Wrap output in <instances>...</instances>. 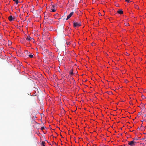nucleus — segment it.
<instances>
[{
	"label": "nucleus",
	"instance_id": "f257e3e1",
	"mask_svg": "<svg viewBox=\"0 0 146 146\" xmlns=\"http://www.w3.org/2000/svg\"><path fill=\"white\" fill-rule=\"evenodd\" d=\"M73 25L74 27H78L81 25V24L80 23H78L77 22H75L74 21L73 22Z\"/></svg>",
	"mask_w": 146,
	"mask_h": 146
},
{
	"label": "nucleus",
	"instance_id": "f03ea898",
	"mask_svg": "<svg viewBox=\"0 0 146 146\" xmlns=\"http://www.w3.org/2000/svg\"><path fill=\"white\" fill-rule=\"evenodd\" d=\"M136 142L134 141H131L129 142L128 144L130 145V146H134L135 145Z\"/></svg>",
	"mask_w": 146,
	"mask_h": 146
},
{
	"label": "nucleus",
	"instance_id": "7ed1b4c3",
	"mask_svg": "<svg viewBox=\"0 0 146 146\" xmlns=\"http://www.w3.org/2000/svg\"><path fill=\"white\" fill-rule=\"evenodd\" d=\"M73 13H74V12H71L69 15L67 16L66 20H67L68 19H69L72 15Z\"/></svg>",
	"mask_w": 146,
	"mask_h": 146
},
{
	"label": "nucleus",
	"instance_id": "20e7f679",
	"mask_svg": "<svg viewBox=\"0 0 146 146\" xmlns=\"http://www.w3.org/2000/svg\"><path fill=\"white\" fill-rule=\"evenodd\" d=\"M25 38L26 39V41L27 40L29 41H30L32 39H33L31 37H26ZM33 40H34V39H33Z\"/></svg>",
	"mask_w": 146,
	"mask_h": 146
},
{
	"label": "nucleus",
	"instance_id": "39448f33",
	"mask_svg": "<svg viewBox=\"0 0 146 146\" xmlns=\"http://www.w3.org/2000/svg\"><path fill=\"white\" fill-rule=\"evenodd\" d=\"M8 19L10 21H12L13 19V17L11 15L10 16L8 17Z\"/></svg>",
	"mask_w": 146,
	"mask_h": 146
},
{
	"label": "nucleus",
	"instance_id": "423d86ee",
	"mask_svg": "<svg viewBox=\"0 0 146 146\" xmlns=\"http://www.w3.org/2000/svg\"><path fill=\"white\" fill-rule=\"evenodd\" d=\"M117 12L118 13L120 14H122L123 13V11L121 10L118 11Z\"/></svg>",
	"mask_w": 146,
	"mask_h": 146
},
{
	"label": "nucleus",
	"instance_id": "0eeeda50",
	"mask_svg": "<svg viewBox=\"0 0 146 146\" xmlns=\"http://www.w3.org/2000/svg\"><path fill=\"white\" fill-rule=\"evenodd\" d=\"M49 16H45L44 17V19H45L46 21H48V18Z\"/></svg>",
	"mask_w": 146,
	"mask_h": 146
},
{
	"label": "nucleus",
	"instance_id": "6e6552de",
	"mask_svg": "<svg viewBox=\"0 0 146 146\" xmlns=\"http://www.w3.org/2000/svg\"><path fill=\"white\" fill-rule=\"evenodd\" d=\"M70 74L71 75H73V71L72 70H71L70 72Z\"/></svg>",
	"mask_w": 146,
	"mask_h": 146
},
{
	"label": "nucleus",
	"instance_id": "1a4fd4ad",
	"mask_svg": "<svg viewBox=\"0 0 146 146\" xmlns=\"http://www.w3.org/2000/svg\"><path fill=\"white\" fill-rule=\"evenodd\" d=\"M45 142L44 141H42L41 144V145L42 146H45Z\"/></svg>",
	"mask_w": 146,
	"mask_h": 146
},
{
	"label": "nucleus",
	"instance_id": "9d476101",
	"mask_svg": "<svg viewBox=\"0 0 146 146\" xmlns=\"http://www.w3.org/2000/svg\"><path fill=\"white\" fill-rule=\"evenodd\" d=\"M13 1H15L17 4L19 3V1L18 0H13Z\"/></svg>",
	"mask_w": 146,
	"mask_h": 146
},
{
	"label": "nucleus",
	"instance_id": "9b49d317",
	"mask_svg": "<svg viewBox=\"0 0 146 146\" xmlns=\"http://www.w3.org/2000/svg\"><path fill=\"white\" fill-rule=\"evenodd\" d=\"M46 37H42V39L43 41H44L46 40Z\"/></svg>",
	"mask_w": 146,
	"mask_h": 146
},
{
	"label": "nucleus",
	"instance_id": "f8f14e48",
	"mask_svg": "<svg viewBox=\"0 0 146 146\" xmlns=\"http://www.w3.org/2000/svg\"><path fill=\"white\" fill-rule=\"evenodd\" d=\"M8 43L9 45H11L12 44V42L11 41L9 40L8 41Z\"/></svg>",
	"mask_w": 146,
	"mask_h": 146
},
{
	"label": "nucleus",
	"instance_id": "ddd939ff",
	"mask_svg": "<svg viewBox=\"0 0 146 146\" xmlns=\"http://www.w3.org/2000/svg\"><path fill=\"white\" fill-rule=\"evenodd\" d=\"M124 24H125V25L126 26H129V24L128 23H125Z\"/></svg>",
	"mask_w": 146,
	"mask_h": 146
},
{
	"label": "nucleus",
	"instance_id": "4468645a",
	"mask_svg": "<svg viewBox=\"0 0 146 146\" xmlns=\"http://www.w3.org/2000/svg\"><path fill=\"white\" fill-rule=\"evenodd\" d=\"M29 57L31 58H32L33 57V55L32 54H30L29 55Z\"/></svg>",
	"mask_w": 146,
	"mask_h": 146
},
{
	"label": "nucleus",
	"instance_id": "2eb2a0df",
	"mask_svg": "<svg viewBox=\"0 0 146 146\" xmlns=\"http://www.w3.org/2000/svg\"><path fill=\"white\" fill-rule=\"evenodd\" d=\"M67 35L68 36H73L74 35H73V34H70L68 35Z\"/></svg>",
	"mask_w": 146,
	"mask_h": 146
},
{
	"label": "nucleus",
	"instance_id": "dca6fc26",
	"mask_svg": "<svg viewBox=\"0 0 146 146\" xmlns=\"http://www.w3.org/2000/svg\"><path fill=\"white\" fill-rule=\"evenodd\" d=\"M51 10H52V12H55L56 11V10L55 9H51Z\"/></svg>",
	"mask_w": 146,
	"mask_h": 146
},
{
	"label": "nucleus",
	"instance_id": "f3484780",
	"mask_svg": "<svg viewBox=\"0 0 146 146\" xmlns=\"http://www.w3.org/2000/svg\"><path fill=\"white\" fill-rule=\"evenodd\" d=\"M48 21H53V19H48Z\"/></svg>",
	"mask_w": 146,
	"mask_h": 146
},
{
	"label": "nucleus",
	"instance_id": "a211bd4d",
	"mask_svg": "<svg viewBox=\"0 0 146 146\" xmlns=\"http://www.w3.org/2000/svg\"><path fill=\"white\" fill-rule=\"evenodd\" d=\"M21 40H23V41H25V39L24 38H21Z\"/></svg>",
	"mask_w": 146,
	"mask_h": 146
},
{
	"label": "nucleus",
	"instance_id": "6ab92c4d",
	"mask_svg": "<svg viewBox=\"0 0 146 146\" xmlns=\"http://www.w3.org/2000/svg\"><path fill=\"white\" fill-rule=\"evenodd\" d=\"M44 129V127H41V129L42 130H43V129Z\"/></svg>",
	"mask_w": 146,
	"mask_h": 146
},
{
	"label": "nucleus",
	"instance_id": "aec40b11",
	"mask_svg": "<svg viewBox=\"0 0 146 146\" xmlns=\"http://www.w3.org/2000/svg\"><path fill=\"white\" fill-rule=\"evenodd\" d=\"M70 42H67L66 44L67 45H69L70 44Z\"/></svg>",
	"mask_w": 146,
	"mask_h": 146
},
{
	"label": "nucleus",
	"instance_id": "412c9836",
	"mask_svg": "<svg viewBox=\"0 0 146 146\" xmlns=\"http://www.w3.org/2000/svg\"><path fill=\"white\" fill-rule=\"evenodd\" d=\"M92 46H94V45H95V43H92Z\"/></svg>",
	"mask_w": 146,
	"mask_h": 146
},
{
	"label": "nucleus",
	"instance_id": "4be33fe9",
	"mask_svg": "<svg viewBox=\"0 0 146 146\" xmlns=\"http://www.w3.org/2000/svg\"><path fill=\"white\" fill-rule=\"evenodd\" d=\"M98 14H99V16H100L102 15L101 13L100 12L98 13Z\"/></svg>",
	"mask_w": 146,
	"mask_h": 146
},
{
	"label": "nucleus",
	"instance_id": "5701e85b",
	"mask_svg": "<svg viewBox=\"0 0 146 146\" xmlns=\"http://www.w3.org/2000/svg\"><path fill=\"white\" fill-rule=\"evenodd\" d=\"M125 0L126 2H128V3H129V0Z\"/></svg>",
	"mask_w": 146,
	"mask_h": 146
},
{
	"label": "nucleus",
	"instance_id": "b1692460",
	"mask_svg": "<svg viewBox=\"0 0 146 146\" xmlns=\"http://www.w3.org/2000/svg\"><path fill=\"white\" fill-rule=\"evenodd\" d=\"M135 7V8H136L137 9H139V7H138L137 5Z\"/></svg>",
	"mask_w": 146,
	"mask_h": 146
},
{
	"label": "nucleus",
	"instance_id": "393cba45",
	"mask_svg": "<svg viewBox=\"0 0 146 146\" xmlns=\"http://www.w3.org/2000/svg\"><path fill=\"white\" fill-rule=\"evenodd\" d=\"M133 139H134V140H138V139H137V138H134Z\"/></svg>",
	"mask_w": 146,
	"mask_h": 146
},
{
	"label": "nucleus",
	"instance_id": "a878e982",
	"mask_svg": "<svg viewBox=\"0 0 146 146\" xmlns=\"http://www.w3.org/2000/svg\"><path fill=\"white\" fill-rule=\"evenodd\" d=\"M55 6H55L53 5V6H52V7H53V8H54L55 7Z\"/></svg>",
	"mask_w": 146,
	"mask_h": 146
},
{
	"label": "nucleus",
	"instance_id": "bb28decb",
	"mask_svg": "<svg viewBox=\"0 0 146 146\" xmlns=\"http://www.w3.org/2000/svg\"><path fill=\"white\" fill-rule=\"evenodd\" d=\"M38 39H39L38 37Z\"/></svg>",
	"mask_w": 146,
	"mask_h": 146
},
{
	"label": "nucleus",
	"instance_id": "cd10ccee",
	"mask_svg": "<svg viewBox=\"0 0 146 146\" xmlns=\"http://www.w3.org/2000/svg\"><path fill=\"white\" fill-rule=\"evenodd\" d=\"M94 0H93V2H94Z\"/></svg>",
	"mask_w": 146,
	"mask_h": 146
},
{
	"label": "nucleus",
	"instance_id": "c85d7f7f",
	"mask_svg": "<svg viewBox=\"0 0 146 146\" xmlns=\"http://www.w3.org/2000/svg\"><path fill=\"white\" fill-rule=\"evenodd\" d=\"M94 0H93V2H94Z\"/></svg>",
	"mask_w": 146,
	"mask_h": 146
},
{
	"label": "nucleus",
	"instance_id": "c756f323",
	"mask_svg": "<svg viewBox=\"0 0 146 146\" xmlns=\"http://www.w3.org/2000/svg\"><path fill=\"white\" fill-rule=\"evenodd\" d=\"M94 0H93V2H94Z\"/></svg>",
	"mask_w": 146,
	"mask_h": 146
},
{
	"label": "nucleus",
	"instance_id": "7c9ffc66",
	"mask_svg": "<svg viewBox=\"0 0 146 146\" xmlns=\"http://www.w3.org/2000/svg\"><path fill=\"white\" fill-rule=\"evenodd\" d=\"M1 24V22H0V24Z\"/></svg>",
	"mask_w": 146,
	"mask_h": 146
}]
</instances>
